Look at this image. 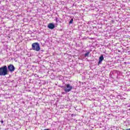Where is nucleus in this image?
Here are the masks:
<instances>
[{
  "label": "nucleus",
  "mask_w": 130,
  "mask_h": 130,
  "mask_svg": "<svg viewBox=\"0 0 130 130\" xmlns=\"http://www.w3.org/2000/svg\"><path fill=\"white\" fill-rule=\"evenodd\" d=\"M8 69L7 66H2L0 68V76H6L8 74Z\"/></svg>",
  "instance_id": "nucleus-1"
},
{
  "label": "nucleus",
  "mask_w": 130,
  "mask_h": 130,
  "mask_svg": "<svg viewBox=\"0 0 130 130\" xmlns=\"http://www.w3.org/2000/svg\"><path fill=\"white\" fill-rule=\"evenodd\" d=\"M31 49L36 52H39L41 50L40 44L38 42L33 43L31 45Z\"/></svg>",
  "instance_id": "nucleus-2"
},
{
  "label": "nucleus",
  "mask_w": 130,
  "mask_h": 130,
  "mask_svg": "<svg viewBox=\"0 0 130 130\" xmlns=\"http://www.w3.org/2000/svg\"><path fill=\"white\" fill-rule=\"evenodd\" d=\"M62 89H63L65 92H70L72 90L73 87L70 84H66L64 86H60Z\"/></svg>",
  "instance_id": "nucleus-3"
},
{
  "label": "nucleus",
  "mask_w": 130,
  "mask_h": 130,
  "mask_svg": "<svg viewBox=\"0 0 130 130\" xmlns=\"http://www.w3.org/2000/svg\"><path fill=\"white\" fill-rule=\"evenodd\" d=\"M8 71H9L11 73H13V72H14L15 70V67L12 64H10L8 65L7 67Z\"/></svg>",
  "instance_id": "nucleus-4"
},
{
  "label": "nucleus",
  "mask_w": 130,
  "mask_h": 130,
  "mask_svg": "<svg viewBox=\"0 0 130 130\" xmlns=\"http://www.w3.org/2000/svg\"><path fill=\"white\" fill-rule=\"evenodd\" d=\"M103 60H104V57L103 55H101L99 57V61L98 64V66H99V65H100L101 63H102V61H103Z\"/></svg>",
  "instance_id": "nucleus-5"
},
{
  "label": "nucleus",
  "mask_w": 130,
  "mask_h": 130,
  "mask_svg": "<svg viewBox=\"0 0 130 130\" xmlns=\"http://www.w3.org/2000/svg\"><path fill=\"white\" fill-rule=\"evenodd\" d=\"M48 27H49V28H50L51 29H53V28L55 27V25L54 23L51 22L49 23V24H48Z\"/></svg>",
  "instance_id": "nucleus-6"
},
{
  "label": "nucleus",
  "mask_w": 130,
  "mask_h": 130,
  "mask_svg": "<svg viewBox=\"0 0 130 130\" xmlns=\"http://www.w3.org/2000/svg\"><path fill=\"white\" fill-rule=\"evenodd\" d=\"M90 54V52L89 51H87V52L84 54V57H88Z\"/></svg>",
  "instance_id": "nucleus-7"
},
{
  "label": "nucleus",
  "mask_w": 130,
  "mask_h": 130,
  "mask_svg": "<svg viewBox=\"0 0 130 130\" xmlns=\"http://www.w3.org/2000/svg\"><path fill=\"white\" fill-rule=\"evenodd\" d=\"M73 21H74V19L73 18H71V19L70 20L69 23L70 24H71V23H73Z\"/></svg>",
  "instance_id": "nucleus-8"
},
{
  "label": "nucleus",
  "mask_w": 130,
  "mask_h": 130,
  "mask_svg": "<svg viewBox=\"0 0 130 130\" xmlns=\"http://www.w3.org/2000/svg\"><path fill=\"white\" fill-rule=\"evenodd\" d=\"M118 71H117V70H114V71H113V73H118ZM113 73H112V74H113Z\"/></svg>",
  "instance_id": "nucleus-9"
},
{
  "label": "nucleus",
  "mask_w": 130,
  "mask_h": 130,
  "mask_svg": "<svg viewBox=\"0 0 130 130\" xmlns=\"http://www.w3.org/2000/svg\"><path fill=\"white\" fill-rule=\"evenodd\" d=\"M58 21H59V18H58V17H56V22H58Z\"/></svg>",
  "instance_id": "nucleus-10"
},
{
  "label": "nucleus",
  "mask_w": 130,
  "mask_h": 130,
  "mask_svg": "<svg viewBox=\"0 0 130 130\" xmlns=\"http://www.w3.org/2000/svg\"><path fill=\"white\" fill-rule=\"evenodd\" d=\"M1 122L2 123H4V120H1Z\"/></svg>",
  "instance_id": "nucleus-11"
},
{
  "label": "nucleus",
  "mask_w": 130,
  "mask_h": 130,
  "mask_svg": "<svg viewBox=\"0 0 130 130\" xmlns=\"http://www.w3.org/2000/svg\"><path fill=\"white\" fill-rule=\"evenodd\" d=\"M42 52H44V50H40Z\"/></svg>",
  "instance_id": "nucleus-12"
},
{
  "label": "nucleus",
  "mask_w": 130,
  "mask_h": 130,
  "mask_svg": "<svg viewBox=\"0 0 130 130\" xmlns=\"http://www.w3.org/2000/svg\"><path fill=\"white\" fill-rule=\"evenodd\" d=\"M124 130H130V128H127L126 129H124Z\"/></svg>",
  "instance_id": "nucleus-13"
},
{
  "label": "nucleus",
  "mask_w": 130,
  "mask_h": 130,
  "mask_svg": "<svg viewBox=\"0 0 130 130\" xmlns=\"http://www.w3.org/2000/svg\"><path fill=\"white\" fill-rule=\"evenodd\" d=\"M44 130H51V129H49L48 128L47 129H44Z\"/></svg>",
  "instance_id": "nucleus-14"
},
{
  "label": "nucleus",
  "mask_w": 130,
  "mask_h": 130,
  "mask_svg": "<svg viewBox=\"0 0 130 130\" xmlns=\"http://www.w3.org/2000/svg\"><path fill=\"white\" fill-rule=\"evenodd\" d=\"M73 115H74V114H72V116H73Z\"/></svg>",
  "instance_id": "nucleus-15"
}]
</instances>
